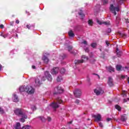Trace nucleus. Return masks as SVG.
Masks as SVG:
<instances>
[{"mask_svg":"<svg viewBox=\"0 0 129 129\" xmlns=\"http://www.w3.org/2000/svg\"><path fill=\"white\" fill-rule=\"evenodd\" d=\"M27 28L30 30L32 27H34V25H26Z\"/></svg>","mask_w":129,"mask_h":129,"instance_id":"36","label":"nucleus"},{"mask_svg":"<svg viewBox=\"0 0 129 129\" xmlns=\"http://www.w3.org/2000/svg\"><path fill=\"white\" fill-rule=\"evenodd\" d=\"M99 125L100 126V127H103V125L102 124V123L100 122L99 123Z\"/></svg>","mask_w":129,"mask_h":129,"instance_id":"44","label":"nucleus"},{"mask_svg":"<svg viewBox=\"0 0 129 129\" xmlns=\"http://www.w3.org/2000/svg\"><path fill=\"white\" fill-rule=\"evenodd\" d=\"M93 75H96V76H97L98 79H99V78H100V77H99V75H98L96 74H93Z\"/></svg>","mask_w":129,"mask_h":129,"instance_id":"47","label":"nucleus"},{"mask_svg":"<svg viewBox=\"0 0 129 129\" xmlns=\"http://www.w3.org/2000/svg\"><path fill=\"white\" fill-rule=\"evenodd\" d=\"M123 96H126V95L125 94V91H123Z\"/></svg>","mask_w":129,"mask_h":129,"instance_id":"50","label":"nucleus"},{"mask_svg":"<svg viewBox=\"0 0 129 129\" xmlns=\"http://www.w3.org/2000/svg\"><path fill=\"white\" fill-rule=\"evenodd\" d=\"M26 92H27L28 94H33V93L35 92V89L33 88L32 86H26Z\"/></svg>","mask_w":129,"mask_h":129,"instance_id":"5","label":"nucleus"},{"mask_svg":"<svg viewBox=\"0 0 129 129\" xmlns=\"http://www.w3.org/2000/svg\"><path fill=\"white\" fill-rule=\"evenodd\" d=\"M110 120H111V118H107V121H110Z\"/></svg>","mask_w":129,"mask_h":129,"instance_id":"53","label":"nucleus"},{"mask_svg":"<svg viewBox=\"0 0 129 129\" xmlns=\"http://www.w3.org/2000/svg\"><path fill=\"white\" fill-rule=\"evenodd\" d=\"M126 77H127V76H123V75L121 76V79H124V78Z\"/></svg>","mask_w":129,"mask_h":129,"instance_id":"43","label":"nucleus"},{"mask_svg":"<svg viewBox=\"0 0 129 129\" xmlns=\"http://www.w3.org/2000/svg\"><path fill=\"white\" fill-rule=\"evenodd\" d=\"M127 119V117H126V115H122L121 116V120L122 121H126V120Z\"/></svg>","mask_w":129,"mask_h":129,"instance_id":"18","label":"nucleus"},{"mask_svg":"<svg viewBox=\"0 0 129 129\" xmlns=\"http://www.w3.org/2000/svg\"><path fill=\"white\" fill-rule=\"evenodd\" d=\"M82 46L86 47V46H87V41L84 40L83 42H82Z\"/></svg>","mask_w":129,"mask_h":129,"instance_id":"28","label":"nucleus"},{"mask_svg":"<svg viewBox=\"0 0 129 129\" xmlns=\"http://www.w3.org/2000/svg\"><path fill=\"white\" fill-rule=\"evenodd\" d=\"M119 17H116V24L117 25L119 23Z\"/></svg>","mask_w":129,"mask_h":129,"instance_id":"35","label":"nucleus"},{"mask_svg":"<svg viewBox=\"0 0 129 129\" xmlns=\"http://www.w3.org/2000/svg\"><path fill=\"white\" fill-rule=\"evenodd\" d=\"M1 37H3V38H7L8 37V34H4V33H2L0 35Z\"/></svg>","mask_w":129,"mask_h":129,"instance_id":"33","label":"nucleus"},{"mask_svg":"<svg viewBox=\"0 0 129 129\" xmlns=\"http://www.w3.org/2000/svg\"><path fill=\"white\" fill-rule=\"evenodd\" d=\"M47 79V80L48 81H52V76H51V75L50 74V73H49V72L48 71H46L44 73V77H43L42 78V80H43V81H45V80H46V79Z\"/></svg>","mask_w":129,"mask_h":129,"instance_id":"3","label":"nucleus"},{"mask_svg":"<svg viewBox=\"0 0 129 129\" xmlns=\"http://www.w3.org/2000/svg\"><path fill=\"white\" fill-rule=\"evenodd\" d=\"M42 60L45 64H48V63H49V58H48L46 55H44L42 57Z\"/></svg>","mask_w":129,"mask_h":129,"instance_id":"15","label":"nucleus"},{"mask_svg":"<svg viewBox=\"0 0 129 129\" xmlns=\"http://www.w3.org/2000/svg\"><path fill=\"white\" fill-rule=\"evenodd\" d=\"M20 121L21 122H25V121H26V120H25V119H24V117H23V118H21L20 119Z\"/></svg>","mask_w":129,"mask_h":129,"instance_id":"38","label":"nucleus"},{"mask_svg":"<svg viewBox=\"0 0 129 129\" xmlns=\"http://www.w3.org/2000/svg\"><path fill=\"white\" fill-rule=\"evenodd\" d=\"M39 118L41 119V120H42V121H45V120H46L47 119V118H45L44 116L39 117Z\"/></svg>","mask_w":129,"mask_h":129,"instance_id":"32","label":"nucleus"},{"mask_svg":"<svg viewBox=\"0 0 129 129\" xmlns=\"http://www.w3.org/2000/svg\"><path fill=\"white\" fill-rule=\"evenodd\" d=\"M5 112V111H4V109L3 108L0 107V113H4Z\"/></svg>","mask_w":129,"mask_h":129,"instance_id":"41","label":"nucleus"},{"mask_svg":"<svg viewBox=\"0 0 129 129\" xmlns=\"http://www.w3.org/2000/svg\"><path fill=\"white\" fill-rule=\"evenodd\" d=\"M108 84H109V86H112L113 85V81L111 77H109Z\"/></svg>","mask_w":129,"mask_h":129,"instance_id":"16","label":"nucleus"},{"mask_svg":"<svg viewBox=\"0 0 129 129\" xmlns=\"http://www.w3.org/2000/svg\"><path fill=\"white\" fill-rule=\"evenodd\" d=\"M15 129H21V123L17 122L15 126Z\"/></svg>","mask_w":129,"mask_h":129,"instance_id":"22","label":"nucleus"},{"mask_svg":"<svg viewBox=\"0 0 129 129\" xmlns=\"http://www.w3.org/2000/svg\"><path fill=\"white\" fill-rule=\"evenodd\" d=\"M93 117L95 118L96 121H100L101 120V115L100 114H97L93 115Z\"/></svg>","mask_w":129,"mask_h":129,"instance_id":"12","label":"nucleus"},{"mask_svg":"<svg viewBox=\"0 0 129 129\" xmlns=\"http://www.w3.org/2000/svg\"><path fill=\"white\" fill-rule=\"evenodd\" d=\"M13 100L14 102H18L19 101V98L17 95H13Z\"/></svg>","mask_w":129,"mask_h":129,"instance_id":"17","label":"nucleus"},{"mask_svg":"<svg viewBox=\"0 0 129 129\" xmlns=\"http://www.w3.org/2000/svg\"><path fill=\"white\" fill-rule=\"evenodd\" d=\"M31 109L32 110H36V106H34V105L32 106H31Z\"/></svg>","mask_w":129,"mask_h":129,"instance_id":"40","label":"nucleus"},{"mask_svg":"<svg viewBox=\"0 0 129 129\" xmlns=\"http://www.w3.org/2000/svg\"><path fill=\"white\" fill-rule=\"evenodd\" d=\"M69 123L70 124H71V123H72V121H70V122H69Z\"/></svg>","mask_w":129,"mask_h":129,"instance_id":"60","label":"nucleus"},{"mask_svg":"<svg viewBox=\"0 0 129 129\" xmlns=\"http://www.w3.org/2000/svg\"><path fill=\"white\" fill-rule=\"evenodd\" d=\"M61 129H65V128H62Z\"/></svg>","mask_w":129,"mask_h":129,"instance_id":"63","label":"nucleus"},{"mask_svg":"<svg viewBox=\"0 0 129 129\" xmlns=\"http://www.w3.org/2000/svg\"><path fill=\"white\" fill-rule=\"evenodd\" d=\"M0 28H1V29H4V25L1 24V25H0Z\"/></svg>","mask_w":129,"mask_h":129,"instance_id":"49","label":"nucleus"},{"mask_svg":"<svg viewBox=\"0 0 129 129\" xmlns=\"http://www.w3.org/2000/svg\"><path fill=\"white\" fill-rule=\"evenodd\" d=\"M116 54H117V56H118V57H120V56H121V54H122V52L121 51H120L118 49V48H116Z\"/></svg>","mask_w":129,"mask_h":129,"instance_id":"21","label":"nucleus"},{"mask_svg":"<svg viewBox=\"0 0 129 129\" xmlns=\"http://www.w3.org/2000/svg\"><path fill=\"white\" fill-rule=\"evenodd\" d=\"M59 71H60V69H59V68L54 67L50 71V73H51L52 75H56L58 74Z\"/></svg>","mask_w":129,"mask_h":129,"instance_id":"7","label":"nucleus"},{"mask_svg":"<svg viewBox=\"0 0 129 129\" xmlns=\"http://www.w3.org/2000/svg\"><path fill=\"white\" fill-rule=\"evenodd\" d=\"M60 72L61 74H64L65 73V69L62 68L60 70Z\"/></svg>","mask_w":129,"mask_h":129,"instance_id":"34","label":"nucleus"},{"mask_svg":"<svg viewBox=\"0 0 129 129\" xmlns=\"http://www.w3.org/2000/svg\"><path fill=\"white\" fill-rule=\"evenodd\" d=\"M100 51H101V49H100Z\"/></svg>","mask_w":129,"mask_h":129,"instance_id":"61","label":"nucleus"},{"mask_svg":"<svg viewBox=\"0 0 129 129\" xmlns=\"http://www.w3.org/2000/svg\"><path fill=\"white\" fill-rule=\"evenodd\" d=\"M127 100L129 101V98H127V99H123V101L124 102H126L127 101Z\"/></svg>","mask_w":129,"mask_h":129,"instance_id":"46","label":"nucleus"},{"mask_svg":"<svg viewBox=\"0 0 129 129\" xmlns=\"http://www.w3.org/2000/svg\"><path fill=\"white\" fill-rule=\"evenodd\" d=\"M68 49L69 52H70V53H73V52L71 51V50H72V46H68Z\"/></svg>","mask_w":129,"mask_h":129,"instance_id":"31","label":"nucleus"},{"mask_svg":"<svg viewBox=\"0 0 129 129\" xmlns=\"http://www.w3.org/2000/svg\"><path fill=\"white\" fill-rule=\"evenodd\" d=\"M126 0H120L117 2V4L114 7L113 5H111L110 6V10L111 11L112 14L114 16L116 15V12H119L120 11V5H122L124 2H125Z\"/></svg>","mask_w":129,"mask_h":129,"instance_id":"1","label":"nucleus"},{"mask_svg":"<svg viewBox=\"0 0 129 129\" xmlns=\"http://www.w3.org/2000/svg\"><path fill=\"white\" fill-rule=\"evenodd\" d=\"M2 65H1V64H0V70H2Z\"/></svg>","mask_w":129,"mask_h":129,"instance_id":"59","label":"nucleus"},{"mask_svg":"<svg viewBox=\"0 0 129 129\" xmlns=\"http://www.w3.org/2000/svg\"><path fill=\"white\" fill-rule=\"evenodd\" d=\"M14 113L16 115L18 116H22V117H24V118L27 119L28 118V116L25 113H23V110L21 109H16L14 110Z\"/></svg>","mask_w":129,"mask_h":129,"instance_id":"2","label":"nucleus"},{"mask_svg":"<svg viewBox=\"0 0 129 129\" xmlns=\"http://www.w3.org/2000/svg\"><path fill=\"white\" fill-rule=\"evenodd\" d=\"M97 22L99 25H105V26H110V22L109 21H107V22H101V21L97 19Z\"/></svg>","mask_w":129,"mask_h":129,"instance_id":"11","label":"nucleus"},{"mask_svg":"<svg viewBox=\"0 0 129 129\" xmlns=\"http://www.w3.org/2000/svg\"><path fill=\"white\" fill-rule=\"evenodd\" d=\"M111 29L110 28H108L106 30V33H111Z\"/></svg>","mask_w":129,"mask_h":129,"instance_id":"39","label":"nucleus"},{"mask_svg":"<svg viewBox=\"0 0 129 129\" xmlns=\"http://www.w3.org/2000/svg\"><path fill=\"white\" fill-rule=\"evenodd\" d=\"M47 119L48 121H51V117H47Z\"/></svg>","mask_w":129,"mask_h":129,"instance_id":"48","label":"nucleus"},{"mask_svg":"<svg viewBox=\"0 0 129 129\" xmlns=\"http://www.w3.org/2000/svg\"><path fill=\"white\" fill-rule=\"evenodd\" d=\"M102 3L103 5H105L107 3H108V0H102Z\"/></svg>","mask_w":129,"mask_h":129,"instance_id":"37","label":"nucleus"},{"mask_svg":"<svg viewBox=\"0 0 129 129\" xmlns=\"http://www.w3.org/2000/svg\"><path fill=\"white\" fill-rule=\"evenodd\" d=\"M84 50H85V52H89V48H84Z\"/></svg>","mask_w":129,"mask_h":129,"instance_id":"42","label":"nucleus"},{"mask_svg":"<svg viewBox=\"0 0 129 129\" xmlns=\"http://www.w3.org/2000/svg\"><path fill=\"white\" fill-rule=\"evenodd\" d=\"M106 68L107 70H108V71H109L110 72H114V68H112V67L111 66L106 67Z\"/></svg>","mask_w":129,"mask_h":129,"instance_id":"19","label":"nucleus"},{"mask_svg":"<svg viewBox=\"0 0 129 129\" xmlns=\"http://www.w3.org/2000/svg\"><path fill=\"white\" fill-rule=\"evenodd\" d=\"M88 23L89 26H93V21H92V20H89V21H88Z\"/></svg>","mask_w":129,"mask_h":129,"instance_id":"27","label":"nucleus"},{"mask_svg":"<svg viewBox=\"0 0 129 129\" xmlns=\"http://www.w3.org/2000/svg\"><path fill=\"white\" fill-rule=\"evenodd\" d=\"M61 102H62V100H58V103L60 104Z\"/></svg>","mask_w":129,"mask_h":129,"instance_id":"55","label":"nucleus"},{"mask_svg":"<svg viewBox=\"0 0 129 129\" xmlns=\"http://www.w3.org/2000/svg\"><path fill=\"white\" fill-rule=\"evenodd\" d=\"M91 46L93 48H95L97 46V44L95 42L91 43Z\"/></svg>","mask_w":129,"mask_h":129,"instance_id":"30","label":"nucleus"},{"mask_svg":"<svg viewBox=\"0 0 129 129\" xmlns=\"http://www.w3.org/2000/svg\"><path fill=\"white\" fill-rule=\"evenodd\" d=\"M69 37H74L75 35H74V33H73V31L72 30H70L69 32Z\"/></svg>","mask_w":129,"mask_h":129,"instance_id":"23","label":"nucleus"},{"mask_svg":"<svg viewBox=\"0 0 129 129\" xmlns=\"http://www.w3.org/2000/svg\"><path fill=\"white\" fill-rule=\"evenodd\" d=\"M32 69H36V66H32Z\"/></svg>","mask_w":129,"mask_h":129,"instance_id":"57","label":"nucleus"},{"mask_svg":"<svg viewBox=\"0 0 129 129\" xmlns=\"http://www.w3.org/2000/svg\"><path fill=\"white\" fill-rule=\"evenodd\" d=\"M115 108H116V109H117L118 111H120V110H121V108L118 105H116L115 106Z\"/></svg>","mask_w":129,"mask_h":129,"instance_id":"26","label":"nucleus"},{"mask_svg":"<svg viewBox=\"0 0 129 129\" xmlns=\"http://www.w3.org/2000/svg\"><path fill=\"white\" fill-rule=\"evenodd\" d=\"M35 83L37 86H40V85L42 84V81H41L40 79L37 78L35 79Z\"/></svg>","mask_w":129,"mask_h":129,"instance_id":"14","label":"nucleus"},{"mask_svg":"<svg viewBox=\"0 0 129 129\" xmlns=\"http://www.w3.org/2000/svg\"><path fill=\"white\" fill-rule=\"evenodd\" d=\"M16 24H19L20 23V21L19 20H16Z\"/></svg>","mask_w":129,"mask_h":129,"instance_id":"56","label":"nucleus"},{"mask_svg":"<svg viewBox=\"0 0 129 129\" xmlns=\"http://www.w3.org/2000/svg\"><path fill=\"white\" fill-rule=\"evenodd\" d=\"M30 128H31V126L28 125H25L22 128V129H30Z\"/></svg>","mask_w":129,"mask_h":129,"instance_id":"29","label":"nucleus"},{"mask_svg":"<svg viewBox=\"0 0 129 129\" xmlns=\"http://www.w3.org/2000/svg\"><path fill=\"white\" fill-rule=\"evenodd\" d=\"M62 80V76H59L58 77H57V79H56V81L57 82H61Z\"/></svg>","mask_w":129,"mask_h":129,"instance_id":"25","label":"nucleus"},{"mask_svg":"<svg viewBox=\"0 0 129 129\" xmlns=\"http://www.w3.org/2000/svg\"><path fill=\"white\" fill-rule=\"evenodd\" d=\"M94 93L97 95H101L103 94L104 91L101 88H97L94 90Z\"/></svg>","mask_w":129,"mask_h":129,"instance_id":"6","label":"nucleus"},{"mask_svg":"<svg viewBox=\"0 0 129 129\" xmlns=\"http://www.w3.org/2000/svg\"><path fill=\"white\" fill-rule=\"evenodd\" d=\"M19 91H20V92H24L25 91L27 92V86H21L19 88Z\"/></svg>","mask_w":129,"mask_h":129,"instance_id":"13","label":"nucleus"},{"mask_svg":"<svg viewBox=\"0 0 129 129\" xmlns=\"http://www.w3.org/2000/svg\"><path fill=\"white\" fill-rule=\"evenodd\" d=\"M55 92L54 93V94H57V93H62V92L64 91V90L60 87L58 86L54 89Z\"/></svg>","mask_w":129,"mask_h":129,"instance_id":"9","label":"nucleus"},{"mask_svg":"<svg viewBox=\"0 0 129 129\" xmlns=\"http://www.w3.org/2000/svg\"><path fill=\"white\" fill-rule=\"evenodd\" d=\"M17 37H18V35H16Z\"/></svg>","mask_w":129,"mask_h":129,"instance_id":"62","label":"nucleus"},{"mask_svg":"<svg viewBox=\"0 0 129 129\" xmlns=\"http://www.w3.org/2000/svg\"><path fill=\"white\" fill-rule=\"evenodd\" d=\"M74 94L76 96V97H80V96H81V90H79L78 89H76L74 91Z\"/></svg>","mask_w":129,"mask_h":129,"instance_id":"10","label":"nucleus"},{"mask_svg":"<svg viewBox=\"0 0 129 129\" xmlns=\"http://www.w3.org/2000/svg\"><path fill=\"white\" fill-rule=\"evenodd\" d=\"M122 69V67L120 65H117L116 66V69L117 71H120L121 69Z\"/></svg>","mask_w":129,"mask_h":129,"instance_id":"24","label":"nucleus"},{"mask_svg":"<svg viewBox=\"0 0 129 129\" xmlns=\"http://www.w3.org/2000/svg\"><path fill=\"white\" fill-rule=\"evenodd\" d=\"M58 107H59L58 103L53 102L47 107V108H48V109H51V108H54V109H55L58 108Z\"/></svg>","mask_w":129,"mask_h":129,"instance_id":"8","label":"nucleus"},{"mask_svg":"<svg viewBox=\"0 0 129 129\" xmlns=\"http://www.w3.org/2000/svg\"><path fill=\"white\" fill-rule=\"evenodd\" d=\"M64 58H65V55H64L63 56L60 57V59H64Z\"/></svg>","mask_w":129,"mask_h":129,"instance_id":"58","label":"nucleus"},{"mask_svg":"<svg viewBox=\"0 0 129 129\" xmlns=\"http://www.w3.org/2000/svg\"><path fill=\"white\" fill-rule=\"evenodd\" d=\"M106 44L107 46H109V43L108 42V41H106Z\"/></svg>","mask_w":129,"mask_h":129,"instance_id":"52","label":"nucleus"},{"mask_svg":"<svg viewBox=\"0 0 129 129\" xmlns=\"http://www.w3.org/2000/svg\"><path fill=\"white\" fill-rule=\"evenodd\" d=\"M122 70H124V71H125V70H128V69L127 67H125L124 68H122Z\"/></svg>","mask_w":129,"mask_h":129,"instance_id":"45","label":"nucleus"},{"mask_svg":"<svg viewBox=\"0 0 129 129\" xmlns=\"http://www.w3.org/2000/svg\"><path fill=\"white\" fill-rule=\"evenodd\" d=\"M0 123H1V121H0Z\"/></svg>","mask_w":129,"mask_h":129,"instance_id":"64","label":"nucleus"},{"mask_svg":"<svg viewBox=\"0 0 129 129\" xmlns=\"http://www.w3.org/2000/svg\"><path fill=\"white\" fill-rule=\"evenodd\" d=\"M79 102H80V101L79 100H76V103H77V104H78V103H79Z\"/></svg>","mask_w":129,"mask_h":129,"instance_id":"51","label":"nucleus"},{"mask_svg":"<svg viewBox=\"0 0 129 129\" xmlns=\"http://www.w3.org/2000/svg\"><path fill=\"white\" fill-rule=\"evenodd\" d=\"M82 59L81 60H76L75 61V65H78V64H81V63H83V62H86L88 60V57L86 56V55H83L81 57Z\"/></svg>","mask_w":129,"mask_h":129,"instance_id":"4","label":"nucleus"},{"mask_svg":"<svg viewBox=\"0 0 129 129\" xmlns=\"http://www.w3.org/2000/svg\"><path fill=\"white\" fill-rule=\"evenodd\" d=\"M79 15L81 19H84V18L85 17V15L84 14H83V11H81L80 12H79Z\"/></svg>","mask_w":129,"mask_h":129,"instance_id":"20","label":"nucleus"},{"mask_svg":"<svg viewBox=\"0 0 129 129\" xmlns=\"http://www.w3.org/2000/svg\"><path fill=\"white\" fill-rule=\"evenodd\" d=\"M125 21H126V23H129V19H125Z\"/></svg>","mask_w":129,"mask_h":129,"instance_id":"54","label":"nucleus"}]
</instances>
